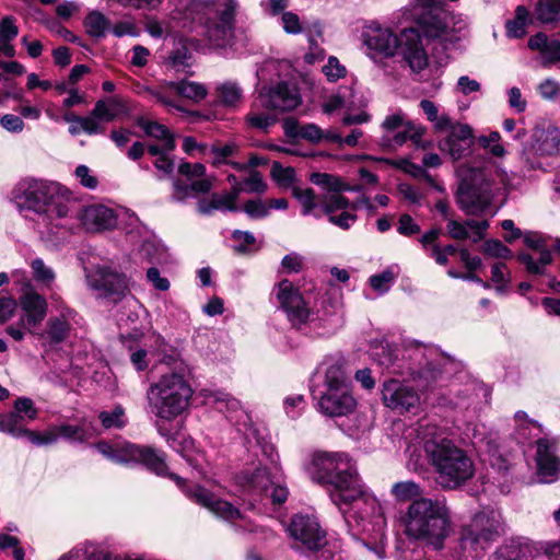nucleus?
I'll list each match as a JSON object with an SVG mask.
<instances>
[{"mask_svg": "<svg viewBox=\"0 0 560 560\" xmlns=\"http://www.w3.org/2000/svg\"><path fill=\"white\" fill-rule=\"evenodd\" d=\"M32 436L34 439V445L46 446L57 443L61 438L69 442L82 443L92 436V432L83 424L73 425L62 423L52 425L43 432H38V434H32Z\"/></svg>", "mask_w": 560, "mask_h": 560, "instance_id": "26", "label": "nucleus"}, {"mask_svg": "<svg viewBox=\"0 0 560 560\" xmlns=\"http://www.w3.org/2000/svg\"><path fill=\"white\" fill-rule=\"evenodd\" d=\"M74 176L78 182L86 189L94 190L98 186V178L86 165H79L74 170Z\"/></svg>", "mask_w": 560, "mask_h": 560, "instance_id": "58", "label": "nucleus"}, {"mask_svg": "<svg viewBox=\"0 0 560 560\" xmlns=\"http://www.w3.org/2000/svg\"><path fill=\"white\" fill-rule=\"evenodd\" d=\"M178 172L185 178H178L173 184L174 201L184 202L189 198H196L199 194L208 192L212 187L211 179L205 177L206 167L201 163H182Z\"/></svg>", "mask_w": 560, "mask_h": 560, "instance_id": "18", "label": "nucleus"}, {"mask_svg": "<svg viewBox=\"0 0 560 560\" xmlns=\"http://www.w3.org/2000/svg\"><path fill=\"white\" fill-rule=\"evenodd\" d=\"M244 212L252 219H262L269 215L267 201L261 199H252L244 203Z\"/></svg>", "mask_w": 560, "mask_h": 560, "instance_id": "59", "label": "nucleus"}, {"mask_svg": "<svg viewBox=\"0 0 560 560\" xmlns=\"http://www.w3.org/2000/svg\"><path fill=\"white\" fill-rule=\"evenodd\" d=\"M97 451L106 458L118 464H142L160 476L168 477L195 503L208 509L221 517L247 532L256 528L241 514L240 510L230 502L217 499L212 493L200 486L188 488L186 480L176 474L170 472L165 464L164 454L151 446H140L129 442L106 443L95 445Z\"/></svg>", "mask_w": 560, "mask_h": 560, "instance_id": "2", "label": "nucleus"}, {"mask_svg": "<svg viewBox=\"0 0 560 560\" xmlns=\"http://www.w3.org/2000/svg\"><path fill=\"white\" fill-rule=\"evenodd\" d=\"M311 182L319 187L338 194L340 191H359L360 187H351L340 177L328 173H313L310 177Z\"/></svg>", "mask_w": 560, "mask_h": 560, "instance_id": "38", "label": "nucleus"}, {"mask_svg": "<svg viewBox=\"0 0 560 560\" xmlns=\"http://www.w3.org/2000/svg\"><path fill=\"white\" fill-rule=\"evenodd\" d=\"M194 390L179 373H166L152 383L147 392L150 411L159 419L172 421L189 406Z\"/></svg>", "mask_w": 560, "mask_h": 560, "instance_id": "9", "label": "nucleus"}, {"mask_svg": "<svg viewBox=\"0 0 560 560\" xmlns=\"http://www.w3.org/2000/svg\"><path fill=\"white\" fill-rule=\"evenodd\" d=\"M275 294L292 326L300 327L307 323L312 315L311 308L300 291L289 280L279 282Z\"/></svg>", "mask_w": 560, "mask_h": 560, "instance_id": "20", "label": "nucleus"}, {"mask_svg": "<svg viewBox=\"0 0 560 560\" xmlns=\"http://www.w3.org/2000/svg\"><path fill=\"white\" fill-rule=\"evenodd\" d=\"M292 195L301 205L303 215L314 214L315 217H319V214L314 212L319 203L312 188L294 186L292 188Z\"/></svg>", "mask_w": 560, "mask_h": 560, "instance_id": "45", "label": "nucleus"}, {"mask_svg": "<svg viewBox=\"0 0 560 560\" xmlns=\"http://www.w3.org/2000/svg\"><path fill=\"white\" fill-rule=\"evenodd\" d=\"M127 110L125 102L118 96H109L98 100L93 108V114L101 121L109 122Z\"/></svg>", "mask_w": 560, "mask_h": 560, "instance_id": "34", "label": "nucleus"}, {"mask_svg": "<svg viewBox=\"0 0 560 560\" xmlns=\"http://www.w3.org/2000/svg\"><path fill=\"white\" fill-rule=\"evenodd\" d=\"M535 551L529 539L512 540L499 548L492 556V560H533L530 555Z\"/></svg>", "mask_w": 560, "mask_h": 560, "instance_id": "33", "label": "nucleus"}, {"mask_svg": "<svg viewBox=\"0 0 560 560\" xmlns=\"http://www.w3.org/2000/svg\"><path fill=\"white\" fill-rule=\"evenodd\" d=\"M383 135L378 145L385 151H395L406 143L408 139H419L423 128L407 118L402 110L388 114L381 124Z\"/></svg>", "mask_w": 560, "mask_h": 560, "instance_id": "17", "label": "nucleus"}, {"mask_svg": "<svg viewBox=\"0 0 560 560\" xmlns=\"http://www.w3.org/2000/svg\"><path fill=\"white\" fill-rule=\"evenodd\" d=\"M271 176L280 186L289 187L295 180V171L293 167H284L275 162L271 167Z\"/></svg>", "mask_w": 560, "mask_h": 560, "instance_id": "56", "label": "nucleus"}, {"mask_svg": "<svg viewBox=\"0 0 560 560\" xmlns=\"http://www.w3.org/2000/svg\"><path fill=\"white\" fill-rule=\"evenodd\" d=\"M218 102L226 107L235 108L243 100V89L235 81H224L215 86Z\"/></svg>", "mask_w": 560, "mask_h": 560, "instance_id": "35", "label": "nucleus"}, {"mask_svg": "<svg viewBox=\"0 0 560 560\" xmlns=\"http://www.w3.org/2000/svg\"><path fill=\"white\" fill-rule=\"evenodd\" d=\"M308 477L318 485L329 486L331 502L346 516L357 517L365 533H374L376 541L364 547L378 560L386 558L385 529L387 521L376 495L365 486L355 463L342 452L317 451L306 464Z\"/></svg>", "mask_w": 560, "mask_h": 560, "instance_id": "1", "label": "nucleus"}, {"mask_svg": "<svg viewBox=\"0 0 560 560\" xmlns=\"http://www.w3.org/2000/svg\"><path fill=\"white\" fill-rule=\"evenodd\" d=\"M532 139L530 151L525 156L524 173L545 170L535 156H551L559 151L560 132L555 127L535 128Z\"/></svg>", "mask_w": 560, "mask_h": 560, "instance_id": "21", "label": "nucleus"}, {"mask_svg": "<svg viewBox=\"0 0 560 560\" xmlns=\"http://www.w3.org/2000/svg\"><path fill=\"white\" fill-rule=\"evenodd\" d=\"M382 400L386 407L402 413L417 408L420 396L412 387L400 381L389 380L383 384Z\"/></svg>", "mask_w": 560, "mask_h": 560, "instance_id": "24", "label": "nucleus"}, {"mask_svg": "<svg viewBox=\"0 0 560 560\" xmlns=\"http://www.w3.org/2000/svg\"><path fill=\"white\" fill-rule=\"evenodd\" d=\"M472 128L467 124H458L451 133L440 140L439 149L447 153L454 161L465 158L472 145Z\"/></svg>", "mask_w": 560, "mask_h": 560, "instance_id": "28", "label": "nucleus"}, {"mask_svg": "<svg viewBox=\"0 0 560 560\" xmlns=\"http://www.w3.org/2000/svg\"><path fill=\"white\" fill-rule=\"evenodd\" d=\"M281 27L285 34L306 36L311 46L317 44L323 36V26L319 21H307L293 11L283 12L279 18Z\"/></svg>", "mask_w": 560, "mask_h": 560, "instance_id": "30", "label": "nucleus"}, {"mask_svg": "<svg viewBox=\"0 0 560 560\" xmlns=\"http://www.w3.org/2000/svg\"><path fill=\"white\" fill-rule=\"evenodd\" d=\"M357 105H364L357 102L353 86H339L338 90L327 95L322 104L324 114L331 115L342 108L351 109Z\"/></svg>", "mask_w": 560, "mask_h": 560, "instance_id": "32", "label": "nucleus"}, {"mask_svg": "<svg viewBox=\"0 0 560 560\" xmlns=\"http://www.w3.org/2000/svg\"><path fill=\"white\" fill-rule=\"evenodd\" d=\"M312 395L317 410L327 417H343L354 411L357 400L351 393L341 358L326 357L318 364Z\"/></svg>", "mask_w": 560, "mask_h": 560, "instance_id": "7", "label": "nucleus"}, {"mask_svg": "<svg viewBox=\"0 0 560 560\" xmlns=\"http://www.w3.org/2000/svg\"><path fill=\"white\" fill-rule=\"evenodd\" d=\"M399 276V267L397 265L388 266L381 273L373 275L369 279V283L378 294L386 293Z\"/></svg>", "mask_w": 560, "mask_h": 560, "instance_id": "42", "label": "nucleus"}, {"mask_svg": "<svg viewBox=\"0 0 560 560\" xmlns=\"http://www.w3.org/2000/svg\"><path fill=\"white\" fill-rule=\"evenodd\" d=\"M55 302L52 311L43 329H38L37 337L43 346H56L69 338L75 322L77 313L60 299L51 295Z\"/></svg>", "mask_w": 560, "mask_h": 560, "instance_id": "16", "label": "nucleus"}, {"mask_svg": "<svg viewBox=\"0 0 560 560\" xmlns=\"http://www.w3.org/2000/svg\"><path fill=\"white\" fill-rule=\"evenodd\" d=\"M261 107L259 105V101L255 103L252 107V110L248 113L246 120L249 126L260 129L267 130L270 126L275 125L277 121V114L275 112L269 113H257L256 108Z\"/></svg>", "mask_w": 560, "mask_h": 560, "instance_id": "50", "label": "nucleus"}, {"mask_svg": "<svg viewBox=\"0 0 560 560\" xmlns=\"http://www.w3.org/2000/svg\"><path fill=\"white\" fill-rule=\"evenodd\" d=\"M535 15L544 24L560 21V0H537Z\"/></svg>", "mask_w": 560, "mask_h": 560, "instance_id": "41", "label": "nucleus"}, {"mask_svg": "<svg viewBox=\"0 0 560 560\" xmlns=\"http://www.w3.org/2000/svg\"><path fill=\"white\" fill-rule=\"evenodd\" d=\"M19 306L18 319L7 325L4 331L13 341L22 342L27 335L37 334L47 315L48 304L42 294L30 289L19 298Z\"/></svg>", "mask_w": 560, "mask_h": 560, "instance_id": "12", "label": "nucleus"}, {"mask_svg": "<svg viewBox=\"0 0 560 560\" xmlns=\"http://www.w3.org/2000/svg\"><path fill=\"white\" fill-rule=\"evenodd\" d=\"M532 545L536 549L535 553L530 555L532 559L539 556H546L548 560H560V540L546 542L532 540Z\"/></svg>", "mask_w": 560, "mask_h": 560, "instance_id": "54", "label": "nucleus"}, {"mask_svg": "<svg viewBox=\"0 0 560 560\" xmlns=\"http://www.w3.org/2000/svg\"><path fill=\"white\" fill-rule=\"evenodd\" d=\"M141 127L148 136L164 142V150H174V138L164 125L156 121H148L145 124H141Z\"/></svg>", "mask_w": 560, "mask_h": 560, "instance_id": "48", "label": "nucleus"}, {"mask_svg": "<svg viewBox=\"0 0 560 560\" xmlns=\"http://www.w3.org/2000/svg\"><path fill=\"white\" fill-rule=\"evenodd\" d=\"M361 38L368 56L373 59L390 58L399 50L413 72L419 73L428 67V55L416 28H406L398 37L389 27L370 21L363 26Z\"/></svg>", "mask_w": 560, "mask_h": 560, "instance_id": "5", "label": "nucleus"}, {"mask_svg": "<svg viewBox=\"0 0 560 560\" xmlns=\"http://www.w3.org/2000/svg\"><path fill=\"white\" fill-rule=\"evenodd\" d=\"M480 89V83L477 80L469 78L468 75L459 77L455 85V92L463 95H469L471 93L479 92Z\"/></svg>", "mask_w": 560, "mask_h": 560, "instance_id": "63", "label": "nucleus"}, {"mask_svg": "<svg viewBox=\"0 0 560 560\" xmlns=\"http://www.w3.org/2000/svg\"><path fill=\"white\" fill-rule=\"evenodd\" d=\"M502 532V516L498 511L485 510L476 513L468 524L460 527L456 559L474 560L481 557Z\"/></svg>", "mask_w": 560, "mask_h": 560, "instance_id": "10", "label": "nucleus"}, {"mask_svg": "<svg viewBox=\"0 0 560 560\" xmlns=\"http://www.w3.org/2000/svg\"><path fill=\"white\" fill-rule=\"evenodd\" d=\"M491 281L494 283L498 292L502 293L506 290L510 282V273L504 264L497 262L492 266Z\"/></svg>", "mask_w": 560, "mask_h": 560, "instance_id": "57", "label": "nucleus"}, {"mask_svg": "<svg viewBox=\"0 0 560 560\" xmlns=\"http://www.w3.org/2000/svg\"><path fill=\"white\" fill-rule=\"evenodd\" d=\"M500 140L501 136L498 131H491L488 136H480L478 138L479 144L497 158H502L505 154V149L500 143Z\"/></svg>", "mask_w": 560, "mask_h": 560, "instance_id": "53", "label": "nucleus"}, {"mask_svg": "<svg viewBox=\"0 0 560 560\" xmlns=\"http://www.w3.org/2000/svg\"><path fill=\"white\" fill-rule=\"evenodd\" d=\"M228 180L232 186V191L213 194L209 198H202L198 201V211L201 214L209 215L213 211H235V202L241 191L262 194L267 189V184L256 171H252L246 178H238L230 174Z\"/></svg>", "mask_w": 560, "mask_h": 560, "instance_id": "13", "label": "nucleus"}, {"mask_svg": "<svg viewBox=\"0 0 560 560\" xmlns=\"http://www.w3.org/2000/svg\"><path fill=\"white\" fill-rule=\"evenodd\" d=\"M211 153L213 154V165H220V164H230V162L226 160L229 156H232L236 152V145L234 143H226L223 147H212ZM231 165L236 171H245L246 166L245 164L231 162Z\"/></svg>", "mask_w": 560, "mask_h": 560, "instance_id": "51", "label": "nucleus"}, {"mask_svg": "<svg viewBox=\"0 0 560 560\" xmlns=\"http://www.w3.org/2000/svg\"><path fill=\"white\" fill-rule=\"evenodd\" d=\"M514 420L516 432L525 440L532 436H538L542 432L540 423L530 419L524 411L515 412Z\"/></svg>", "mask_w": 560, "mask_h": 560, "instance_id": "44", "label": "nucleus"}, {"mask_svg": "<svg viewBox=\"0 0 560 560\" xmlns=\"http://www.w3.org/2000/svg\"><path fill=\"white\" fill-rule=\"evenodd\" d=\"M493 197L492 183L481 171H475L469 177L464 178L456 194L459 208L471 215L483 213L490 207Z\"/></svg>", "mask_w": 560, "mask_h": 560, "instance_id": "14", "label": "nucleus"}, {"mask_svg": "<svg viewBox=\"0 0 560 560\" xmlns=\"http://www.w3.org/2000/svg\"><path fill=\"white\" fill-rule=\"evenodd\" d=\"M528 10L520 5L515 10V18L506 22V34L512 38H520L525 35L528 21Z\"/></svg>", "mask_w": 560, "mask_h": 560, "instance_id": "47", "label": "nucleus"}, {"mask_svg": "<svg viewBox=\"0 0 560 560\" xmlns=\"http://www.w3.org/2000/svg\"><path fill=\"white\" fill-rule=\"evenodd\" d=\"M421 486L413 480H401L393 483L390 488V495L398 503L413 502L422 495Z\"/></svg>", "mask_w": 560, "mask_h": 560, "instance_id": "36", "label": "nucleus"}, {"mask_svg": "<svg viewBox=\"0 0 560 560\" xmlns=\"http://www.w3.org/2000/svg\"><path fill=\"white\" fill-rule=\"evenodd\" d=\"M151 95L168 110L185 112L183 106L176 103L172 96L176 95L192 102L202 101L207 94V88L198 82L182 80L178 82H167L158 90L150 91Z\"/></svg>", "mask_w": 560, "mask_h": 560, "instance_id": "19", "label": "nucleus"}, {"mask_svg": "<svg viewBox=\"0 0 560 560\" xmlns=\"http://www.w3.org/2000/svg\"><path fill=\"white\" fill-rule=\"evenodd\" d=\"M83 25L91 37L102 38L109 30L110 22L100 11H92L85 16Z\"/></svg>", "mask_w": 560, "mask_h": 560, "instance_id": "40", "label": "nucleus"}, {"mask_svg": "<svg viewBox=\"0 0 560 560\" xmlns=\"http://www.w3.org/2000/svg\"><path fill=\"white\" fill-rule=\"evenodd\" d=\"M11 199L20 210H30L49 219H69L75 206L68 187L55 180L33 177L18 182Z\"/></svg>", "mask_w": 560, "mask_h": 560, "instance_id": "6", "label": "nucleus"}, {"mask_svg": "<svg viewBox=\"0 0 560 560\" xmlns=\"http://www.w3.org/2000/svg\"><path fill=\"white\" fill-rule=\"evenodd\" d=\"M417 443L407 448L408 466L413 471L422 466V456L418 445L425 453L429 464L436 474V480L443 489H456L472 478L475 465L465 450L445 436L435 425H427L418 432Z\"/></svg>", "mask_w": 560, "mask_h": 560, "instance_id": "3", "label": "nucleus"}, {"mask_svg": "<svg viewBox=\"0 0 560 560\" xmlns=\"http://www.w3.org/2000/svg\"><path fill=\"white\" fill-rule=\"evenodd\" d=\"M418 24L425 37L439 38L446 32V25L440 15L422 14L418 19Z\"/></svg>", "mask_w": 560, "mask_h": 560, "instance_id": "43", "label": "nucleus"}, {"mask_svg": "<svg viewBox=\"0 0 560 560\" xmlns=\"http://www.w3.org/2000/svg\"><path fill=\"white\" fill-rule=\"evenodd\" d=\"M360 159L371 160V161H376V162H384V163H387L389 165H394V166L400 168L401 171L411 175L412 177H416V178L425 177L428 180H431V176L425 172V170L422 166L417 165L408 160H400L398 162H394V161H390V160H387L384 158H374L372 155H362V156H360Z\"/></svg>", "mask_w": 560, "mask_h": 560, "instance_id": "46", "label": "nucleus"}, {"mask_svg": "<svg viewBox=\"0 0 560 560\" xmlns=\"http://www.w3.org/2000/svg\"><path fill=\"white\" fill-rule=\"evenodd\" d=\"M482 252L486 256L492 258L510 259L512 252L499 240H488L482 245Z\"/></svg>", "mask_w": 560, "mask_h": 560, "instance_id": "55", "label": "nucleus"}, {"mask_svg": "<svg viewBox=\"0 0 560 560\" xmlns=\"http://www.w3.org/2000/svg\"><path fill=\"white\" fill-rule=\"evenodd\" d=\"M522 236L526 246L537 250L539 253V257L535 259L529 254L521 253L518 255V260L526 266L528 272L534 275L544 273L546 266L551 262V254L545 246V238L537 232H526Z\"/></svg>", "mask_w": 560, "mask_h": 560, "instance_id": "29", "label": "nucleus"}, {"mask_svg": "<svg viewBox=\"0 0 560 560\" xmlns=\"http://www.w3.org/2000/svg\"><path fill=\"white\" fill-rule=\"evenodd\" d=\"M536 464L538 476L544 482H552L560 476V459L556 456L553 445L546 439L537 441Z\"/></svg>", "mask_w": 560, "mask_h": 560, "instance_id": "31", "label": "nucleus"}, {"mask_svg": "<svg viewBox=\"0 0 560 560\" xmlns=\"http://www.w3.org/2000/svg\"><path fill=\"white\" fill-rule=\"evenodd\" d=\"M285 532L295 551L320 552L322 560H331L336 553V547L327 540L326 530L313 514H294Z\"/></svg>", "mask_w": 560, "mask_h": 560, "instance_id": "11", "label": "nucleus"}, {"mask_svg": "<svg viewBox=\"0 0 560 560\" xmlns=\"http://www.w3.org/2000/svg\"><path fill=\"white\" fill-rule=\"evenodd\" d=\"M98 419L105 430H120L128 423L126 410L121 405H115L112 409L101 411Z\"/></svg>", "mask_w": 560, "mask_h": 560, "instance_id": "39", "label": "nucleus"}, {"mask_svg": "<svg viewBox=\"0 0 560 560\" xmlns=\"http://www.w3.org/2000/svg\"><path fill=\"white\" fill-rule=\"evenodd\" d=\"M168 443L171 447H173L175 451L179 452L182 456L187 460V463L192 467V469L199 470L200 467V460L196 456H192L188 447L192 445V441L183 439L184 447H178V438H172L168 440Z\"/></svg>", "mask_w": 560, "mask_h": 560, "instance_id": "61", "label": "nucleus"}, {"mask_svg": "<svg viewBox=\"0 0 560 560\" xmlns=\"http://www.w3.org/2000/svg\"><path fill=\"white\" fill-rule=\"evenodd\" d=\"M21 419L22 417L15 412L0 415V431L11 434L14 438H26L34 444L32 434H38V432L23 429L20 424Z\"/></svg>", "mask_w": 560, "mask_h": 560, "instance_id": "37", "label": "nucleus"}, {"mask_svg": "<svg viewBox=\"0 0 560 560\" xmlns=\"http://www.w3.org/2000/svg\"><path fill=\"white\" fill-rule=\"evenodd\" d=\"M210 0H192V9L198 10L201 4ZM218 7L217 18L208 24L207 36L214 47L224 48L232 45L237 0H214Z\"/></svg>", "mask_w": 560, "mask_h": 560, "instance_id": "15", "label": "nucleus"}, {"mask_svg": "<svg viewBox=\"0 0 560 560\" xmlns=\"http://www.w3.org/2000/svg\"><path fill=\"white\" fill-rule=\"evenodd\" d=\"M323 72L329 81L334 82L343 78L347 73V70L340 63L338 58L331 56L323 67Z\"/></svg>", "mask_w": 560, "mask_h": 560, "instance_id": "60", "label": "nucleus"}, {"mask_svg": "<svg viewBox=\"0 0 560 560\" xmlns=\"http://www.w3.org/2000/svg\"><path fill=\"white\" fill-rule=\"evenodd\" d=\"M140 257L150 264H160L163 261L164 248L151 241L144 242L139 249Z\"/></svg>", "mask_w": 560, "mask_h": 560, "instance_id": "52", "label": "nucleus"}, {"mask_svg": "<svg viewBox=\"0 0 560 560\" xmlns=\"http://www.w3.org/2000/svg\"><path fill=\"white\" fill-rule=\"evenodd\" d=\"M270 453L267 455V450L264 451L266 460L259 459L257 467L246 469L238 477V483L243 488L244 501H247L252 508L256 503L273 505L282 504L287 501L289 490L284 476L279 465V455L269 447Z\"/></svg>", "mask_w": 560, "mask_h": 560, "instance_id": "8", "label": "nucleus"}, {"mask_svg": "<svg viewBox=\"0 0 560 560\" xmlns=\"http://www.w3.org/2000/svg\"><path fill=\"white\" fill-rule=\"evenodd\" d=\"M258 101L261 107L278 115L295 109L301 104V95L294 85L280 82L260 90Z\"/></svg>", "mask_w": 560, "mask_h": 560, "instance_id": "22", "label": "nucleus"}, {"mask_svg": "<svg viewBox=\"0 0 560 560\" xmlns=\"http://www.w3.org/2000/svg\"><path fill=\"white\" fill-rule=\"evenodd\" d=\"M77 205L70 218L75 217L80 224L90 232L112 230L117 224L115 211L104 205L93 203L77 211Z\"/></svg>", "mask_w": 560, "mask_h": 560, "instance_id": "25", "label": "nucleus"}, {"mask_svg": "<svg viewBox=\"0 0 560 560\" xmlns=\"http://www.w3.org/2000/svg\"><path fill=\"white\" fill-rule=\"evenodd\" d=\"M19 28L13 16H5L0 22V39L12 40L16 37Z\"/></svg>", "mask_w": 560, "mask_h": 560, "instance_id": "64", "label": "nucleus"}, {"mask_svg": "<svg viewBox=\"0 0 560 560\" xmlns=\"http://www.w3.org/2000/svg\"><path fill=\"white\" fill-rule=\"evenodd\" d=\"M538 92L545 100H556L560 96V83L553 79H546L538 85Z\"/></svg>", "mask_w": 560, "mask_h": 560, "instance_id": "62", "label": "nucleus"}, {"mask_svg": "<svg viewBox=\"0 0 560 560\" xmlns=\"http://www.w3.org/2000/svg\"><path fill=\"white\" fill-rule=\"evenodd\" d=\"M30 266L34 280L43 288H50L56 279L52 268L47 266L42 258L33 259Z\"/></svg>", "mask_w": 560, "mask_h": 560, "instance_id": "49", "label": "nucleus"}, {"mask_svg": "<svg viewBox=\"0 0 560 560\" xmlns=\"http://www.w3.org/2000/svg\"><path fill=\"white\" fill-rule=\"evenodd\" d=\"M89 287L104 296H122L129 291V280L116 270L96 266L86 273Z\"/></svg>", "mask_w": 560, "mask_h": 560, "instance_id": "23", "label": "nucleus"}, {"mask_svg": "<svg viewBox=\"0 0 560 560\" xmlns=\"http://www.w3.org/2000/svg\"><path fill=\"white\" fill-rule=\"evenodd\" d=\"M322 206L329 221L343 230L349 229L357 221V207L350 205L348 199L339 194L327 196Z\"/></svg>", "mask_w": 560, "mask_h": 560, "instance_id": "27", "label": "nucleus"}, {"mask_svg": "<svg viewBox=\"0 0 560 560\" xmlns=\"http://www.w3.org/2000/svg\"><path fill=\"white\" fill-rule=\"evenodd\" d=\"M399 525L408 539L440 550L452 530L451 511L444 498H419L400 513Z\"/></svg>", "mask_w": 560, "mask_h": 560, "instance_id": "4", "label": "nucleus"}]
</instances>
